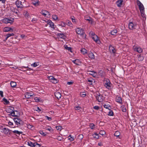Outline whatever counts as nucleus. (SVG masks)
<instances>
[{"instance_id": "a19ab883", "label": "nucleus", "mask_w": 147, "mask_h": 147, "mask_svg": "<svg viewBox=\"0 0 147 147\" xmlns=\"http://www.w3.org/2000/svg\"><path fill=\"white\" fill-rule=\"evenodd\" d=\"M45 129L49 131H51L52 130L51 127L49 126H48L45 127Z\"/></svg>"}, {"instance_id": "a878e982", "label": "nucleus", "mask_w": 147, "mask_h": 147, "mask_svg": "<svg viewBox=\"0 0 147 147\" xmlns=\"http://www.w3.org/2000/svg\"><path fill=\"white\" fill-rule=\"evenodd\" d=\"M88 57L91 59H94L95 57L94 54L92 53H90L88 54Z\"/></svg>"}, {"instance_id": "5fc2aeb1", "label": "nucleus", "mask_w": 147, "mask_h": 147, "mask_svg": "<svg viewBox=\"0 0 147 147\" xmlns=\"http://www.w3.org/2000/svg\"><path fill=\"white\" fill-rule=\"evenodd\" d=\"M12 132L14 133H15L16 134H20L22 133V132H21L20 131H19L18 130H15L14 131H12Z\"/></svg>"}, {"instance_id": "052dcab7", "label": "nucleus", "mask_w": 147, "mask_h": 147, "mask_svg": "<svg viewBox=\"0 0 147 147\" xmlns=\"http://www.w3.org/2000/svg\"><path fill=\"white\" fill-rule=\"evenodd\" d=\"M37 19L34 18L32 19L31 21L33 22L36 23L37 22Z\"/></svg>"}, {"instance_id": "72a5a7b5", "label": "nucleus", "mask_w": 147, "mask_h": 147, "mask_svg": "<svg viewBox=\"0 0 147 147\" xmlns=\"http://www.w3.org/2000/svg\"><path fill=\"white\" fill-rule=\"evenodd\" d=\"M11 86L13 87H14L16 85V83L14 82H11L10 83Z\"/></svg>"}, {"instance_id": "f257e3e1", "label": "nucleus", "mask_w": 147, "mask_h": 147, "mask_svg": "<svg viewBox=\"0 0 147 147\" xmlns=\"http://www.w3.org/2000/svg\"><path fill=\"white\" fill-rule=\"evenodd\" d=\"M76 31L77 34L82 36L83 37H85L86 35L85 33L84 30L83 29L80 28H77L76 29Z\"/></svg>"}, {"instance_id": "bf43d9fd", "label": "nucleus", "mask_w": 147, "mask_h": 147, "mask_svg": "<svg viewBox=\"0 0 147 147\" xmlns=\"http://www.w3.org/2000/svg\"><path fill=\"white\" fill-rule=\"evenodd\" d=\"M61 25L63 27H65L66 25V24L65 22H61Z\"/></svg>"}, {"instance_id": "a211bd4d", "label": "nucleus", "mask_w": 147, "mask_h": 147, "mask_svg": "<svg viewBox=\"0 0 147 147\" xmlns=\"http://www.w3.org/2000/svg\"><path fill=\"white\" fill-rule=\"evenodd\" d=\"M2 130L3 133L5 134H9V130L8 129L4 128L2 129Z\"/></svg>"}, {"instance_id": "c03bdc74", "label": "nucleus", "mask_w": 147, "mask_h": 147, "mask_svg": "<svg viewBox=\"0 0 147 147\" xmlns=\"http://www.w3.org/2000/svg\"><path fill=\"white\" fill-rule=\"evenodd\" d=\"M40 147V145L39 144L37 143L36 142L34 143V146H33V147Z\"/></svg>"}, {"instance_id": "3c124183", "label": "nucleus", "mask_w": 147, "mask_h": 147, "mask_svg": "<svg viewBox=\"0 0 147 147\" xmlns=\"http://www.w3.org/2000/svg\"><path fill=\"white\" fill-rule=\"evenodd\" d=\"M108 115L110 116H113V113L112 111H110L109 112Z\"/></svg>"}, {"instance_id": "423d86ee", "label": "nucleus", "mask_w": 147, "mask_h": 147, "mask_svg": "<svg viewBox=\"0 0 147 147\" xmlns=\"http://www.w3.org/2000/svg\"><path fill=\"white\" fill-rule=\"evenodd\" d=\"M34 95L33 92H26L25 94V97L27 98H30Z\"/></svg>"}, {"instance_id": "0e129e2a", "label": "nucleus", "mask_w": 147, "mask_h": 147, "mask_svg": "<svg viewBox=\"0 0 147 147\" xmlns=\"http://www.w3.org/2000/svg\"><path fill=\"white\" fill-rule=\"evenodd\" d=\"M90 34L91 36V37L94 36V35H96L92 31L90 32Z\"/></svg>"}, {"instance_id": "4d7b16f0", "label": "nucleus", "mask_w": 147, "mask_h": 147, "mask_svg": "<svg viewBox=\"0 0 147 147\" xmlns=\"http://www.w3.org/2000/svg\"><path fill=\"white\" fill-rule=\"evenodd\" d=\"M105 133V132L103 130H101L99 132L100 134L102 135H104Z\"/></svg>"}, {"instance_id": "4468645a", "label": "nucleus", "mask_w": 147, "mask_h": 147, "mask_svg": "<svg viewBox=\"0 0 147 147\" xmlns=\"http://www.w3.org/2000/svg\"><path fill=\"white\" fill-rule=\"evenodd\" d=\"M47 24L50 25V27L53 29H54V24L51 20H48L47 22Z\"/></svg>"}, {"instance_id": "37998d69", "label": "nucleus", "mask_w": 147, "mask_h": 147, "mask_svg": "<svg viewBox=\"0 0 147 147\" xmlns=\"http://www.w3.org/2000/svg\"><path fill=\"white\" fill-rule=\"evenodd\" d=\"M120 135V133L118 131H117L114 134V135L117 137H118Z\"/></svg>"}, {"instance_id": "393cba45", "label": "nucleus", "mask_w": 147, "mask_h": 147, "mask_svg": "<svg viewBox=\"0 0 147 147\" xmlns=\"http://www.w3.org/2000/svg\"><path fill=\"white\" fill-rule=\"evenodd\" d=\"M4 31L5 32H8L11 30H13V29L9 27H5L4 28Z\"/></svg>"}, {"instance_id": "9b49d317", "label": "nucleus", "mask_w": 147, "mask_h": 147, "mask_svg": "<svg viewBox=\"0 0 147 147\" xmlns=\"http://www.w3.org/2000/svg\"><path fill=\"white\" fill-rule=\"evenodd\" d=\"M128 26L129 29L130 30H133L135 29L136 25L134 24L133 22H130L128 24Z\"/></svg>"}, {"instance_id": "7ed1b4c3", "label": "nucleus", "mask_w": 147, "mask_h": 147, "mask_svg": "<svg viewBox=\"0 0 147 147\" xmlns=\"http://www.w3.org/2000/svg\"><path fill=\"white\" fill-rule=\"evenodd\" d=\"M95 96L96 99L99 102H101L103 100V97L99 93H96Z\"/></svg>"}, {"instance_id": "473e14b6", "label": "nucleus", "mask_w": 147, "mask_h": 147, "mask_svg": "<svg viewBox=\"0 0 147 147\" xmlns=\"http://www.w3.org/2000/svg\"><path fill=\"white\" fill-rule=\"evenodd\" d=\"M24 15L27 18H29L30 16L29 13L27 11H25L24 13Z\"/></svg>"}, {"instance_id": "8fccbe9b", "label": "nucleus", "mask_w": 147, "mask_h": 147, "mask_svg": "<svg viewBox=\"0 0 147 147\" xmlns=\"http://www.w3.org/2000/svg\"><path fill=\"white\" fill-rule=\"evenodd\" d=\"M80 96L82 97H84L85 96L86 94L84 92H81L80 93Z\"/></svg>"}, {"instance_id": "774afa93", "label": "nucleus", "mask_w": 147, "mask_h": 147, "mask_svg": "<svg viewBox=\"0 0 147 147\" xmlns=\"http://www.w3.org/2000/svg\"><path fill=\"white\" fill-rule=\"evenodd\" d=\"M45 117L49 121H51L52 119L51 117H49L47 116H45Z\"/></svg>"}, {"instance_id": "f8f14e48", "label": "nucleus", "mask_w": 147, "mask_h": 147, "mask_svg": "<svg viewBox=\"0 0 147 147\" xmlns=\"http://www.w3.org/2000/svg\"><path fill=\"white\" fill-rule=\"evenodd\" d=\"M20 114L19 112L16 111H13V112L11 114H9V115H11L13 117H18Z\"/></svg>"}, {"instance_id": "79ce46f5", "label": "nucleus", "mask_w": 147, "mask_h": 147, "mask_svg": "<svg viewBox=\"0 0 147 147\" xmlns=\"http://www.w3.org/2000/svg\"><path fill=\"white\" fill-rule=\"evenodd\" d=\"M2 22L6 24H8L7 23V18L3 19L2 20Z\"/></svg>"}, {"instance_id": "6e6d98bb", "label": "nucleus", "mask_w": 147, "mask_h": 147, "mask_svg": "<svg viewBox=\"0 0 147 147\" xmlns=\"http://www.w3.org/2000/svg\"><path fill=\"white\" fill-rule=\"evenodd\" d=\"M74 109L76 110H80L81 108L79 106H77L74 107Z\"/></svg>"}, {"instance_id": "69168bd1", "label": "nucleus", "mask_w": 147, "mask_h": 147, "mask_svg": "<svg viewBox=\"0 0 147 147\" xmlns=\"http://www.w3.org/2000/svg\"><path fill=\"white\" fill-rule=\"evenodd\" d=\"M93 108L95 109L98 110L99 109V107L98 106H95L93 107Z\"/></svg>"}, {"instance_id": "ea45409f", "label": "nucleus", "mask_w": 147, "mask_h": 147, "mask_svg": "<svg viewBox=\"0 0 147 147\" xmlns=\"http://www.w3.org/2000/svg\"><path fill=\"white\" fill-rule=\"evenodd\" d=\"M103 107L106 109H108L109 110V108H110V106L108 104H105L104 105Z\"/></svg>"}, {"instance_id": "aec40b11", "label": "nucleus", "mask_w": 147, "mask_h": 147, "mask_svg": "<svg viewBox=\"0 0 147 147\" xmlns=\"http://www.w3.org/2000/svg\"><path fill=\"white\" fill-rule=\"evenodd\" d=\"M116 101L117 102L119 103L122 104V103L121 98L119 96H116Z\"/></svg>"}, {"instance_id": "864d4df0", "label": "nucleus", "mask_w": 147, "mask_h": 147, "mask_svg": "<svg viewBox=\"0 0 147 147\" xmlns=\"http://www.w3.org/2000/svg\"><path fill=\"white\" fill-rule=\"evenodd\" d=\"M71 19L72 20V22L74 23H76V19L74 17H71Z\"/></svg>"}, {"instance_id": "1a4fd4ad", "label": "nucleus", "mask_w": 147, "mask_h": 147, "mask_svg": "<svg viewBox=\"0 0 147 147\" xmlns=\"http://www.w3.org/2000/svg\"><path fill=\"white\" fill-rule=\"evenodd\" d=\"M92 38L97 44H99L100 43V41L96 35H94V36L92 37Z\"/></svg>"}, {"instance_id": "338daca9", "label": "nucleus", "mask_w": 147, "mask_h": 147, "mask_svg": "<svg viewBox=\"0 0 147 147\" xmlns=\"http://www.w3.org/2000/svg\"><path fill=\"white\" fill-rule=\"evenodd\" d=\"M111 70L113 73H114L115 71V69L114 68H111Z\"/></svg>"}, {"instance_id": "20e7f679", "label": "nucleus", "mask_w": 147, "mask_h": 147, "mask_svg": "<svg viewBox=\"0 0 147 147\" xmlns=\"http://www.w3.org/2000/svg\"><path fill=\"white\" fill-rule=\"evenodd\" d=\"M137 5L139 7V8L140 11L144 10V8L143 5L138 0H137L136 1Z\"/></svg>"}, {"instance_id": "58836bf2", "label": "nucleus", "mask_w": 147, "mask_h": 147, "mask_svg": "<svg viewBox=\"0 0 147 147\" xmlns=\"http://www.w3.org/2000/svg\"><path fill=\"white\" fill-rule=\"evenodd\" d=\"M83 135L82 134H80L78 136V138L79 140H81L83 138Z\"/></svg>"}, {"instance_id": "603ef678", "label": "nucleus", "mask_w": 147, "mask_h": 147, "mask_svg": "<svg viewBox=\"0 0 147 147\" xmlns=\"http://www.w3.org/2000/svg\"><path fill=\"white\" fill-rule=\"evenodd\" d=\"M90 128L92 129H93L94 128V125L93 123H90Z\"/></svg>"}, {"instance_id": "49530a36", "label": "nucleus", "mask_w": 147, "mask_h": 147, "mask_svg": "<svg viewBox=\"0 0 147 147\" xmlns=\"http://www.w3.org/2000/svg\"><path fill=\"white\" fill-rule=\"evenodd\" d=\"M55 127L57 130L59 131H61L62 128V127L60 126H56Z\"/></svg>"}, {"instance_id": "cd10ccee", "label": "nucleus", "mask_w": 147, "mask_h": 147, "mask_svg": "<svg viewBox=\"0 0 147 147\" xmlns=\"http://www.w3.org/2000/svg\"><path fill=\"white\" fill-rule=\"evenodd\" d=\"M117 30L116 29H115L112 31H111L110 33L111 35H115L117 33Z\"/></svg>"}, {"instance_id": "f03ea898", "label": "nucleus", "mask_w": 147, "mask_h": 147, "mask_svg": "<svg viewBox=\"0 0 147 147\" xmlns=\"http://www.w3.org/2000/svg\"><path fill=\"white\" fill-rule=\"evenodd\" d=\"M13 119L16 124L17 125H19L23 123V121L19 118H14Z\"/></svg>"}, {"instance_id": "39448f33", "label": "nucleus", "mask_w": 147, "mask_h": 147, "mask_svg": "<svg viewBox=\"0 0 147 147\" xmlns=\"http://www.w3.org/2000/svg\"><path fill=\"white\" fill-rule=\"evenodd\" d=\"M111 83L108 79H106V81L105 82L104 85L105 87L109 89L111 87Z\"/></svg>"}, {"instance_id": "09e8293b", "label": "nucleus", "mask_w": 147, "mask_h": 147, "mask_svg": "<svg viewBox=\"0 0 147 147\" xmlns=\"http://www.w3.org/2000/svg\"><path fill=\"white\" fill-rule=\"evenodd\" d=\"M65 49L67 50L68 51H70L71 52H72L71 48L69 47H65Z\"/></svg>"}, {"instance_id": "0eeeda50", "label": "nucleus", "mask_w": 147, "mask_h": 147, "mask_svg": "<svg viewBox=\"0 0 147 147\" xmlns=\"http://www.w3.org/2000/svg\"><path fill=\"white\" fill-rule=\"evenodd\" d=\"M14 110V108L13 107L9 106L6 108V110L7 113L11 114Z\"/></svg>"}, {"instance_id": "6ab92c4d", "label": "nucleus", "mask_w": 147, "mask_h": 147, "mask_svg": "<svg viewBox=\"0 0 147 147\" xmlns=\"http://www.w3.org/2000/svg\"><path fill=\"white\" fill-rule=\"evenodd\" d=\"M109 49L110 52L111 53H115L116 51L114 47H109Z\"/></svg>"}, {"instance_id": "4be33fe9", "label": "nucleus", "mask_w": 147, "mask_h": 147, "mask_svg": "<svg viewBox=\"0 0 147 147\" xmlns=\"http://www.w3.org/2000/svg\"><path fill=\"white\" fill-rule=\"evenodd\" d=\"M55 95L58 99L60 98L61 97V93L59 92H55Z\"/></svg>"}, {"instance_id": "bb28decb", "label": "nucleus", "mask_w": 147, "mask_h": 147, "mask_svg": "<svg viewBox=\"0 0 147 147\" xmlns=\"http://www.w3.org/2000/svg\"><path fill=\"white\" fill-rule=\"evenodd\" d=\"M81 51L83 55H85L87 53V50L85 48H82L81 50Z\"/></svg>"}, {"instance_id": "5701e85b", "label": "nucleus", "mask_w": 147, "mask_h": 147, "mask_svg": "<svg viewBox=\"0 0 147 147\" xmlns=\"http://www.w3.org/2000/svg\"><path fill=\"white\" fill-rule=\"evenodd\" d=\"M57 36L61 38L64 39L65 38V34L63 33H58L57 34Z\"/></svg>"}, {"instance_id": "6e6552de", "label": "nucleus", "mask_w": 147, "mask_h": 147, "mask_svg": "<svg viewBox=\"0 0 147 147\" xmlns=\"http://www.w3.org/2000/svg\"><path fill=\"white\" fill-rule=\"evenodd\" d=\"M15 4L18 8H22L24 7L23 5L22 4V2L20 1H16Z\"/></svg>"}, {"instance_id": "c85d7f7f", "label": "nucleus", "mask_w": 147, "mask_h": 147, "mask_svg": "<svg viewBox=\"0 0 147 147\" xmlns=\"http://www.w3.org/2000/svg\"><path fill=\"white\" fill-rule=\"evenodd\" d=\"M141 16L143 18H146V16L145 14L144 13V10H142L141 11H140Z\"/></svg>"}, {"instance_id": "e2e57ef3", "label": "nucleus", "mask_w": 147, "mask_h": 147, "mask_svg": "<svg viewBox=\"0 0 147 147\" xmlns=\"http://www.w3.org/2000/svg\"><path fill=\"white\" fill-rule=\"evenodd\" d=\"M3 100L6 104H8L9 102L5 98H3Z\"/></svg>"}, {"instance_id": "de8ad7c7", "label": "nucleus", "mask_w": 147, "mask_h": 147, "mask_svg": "<svg viewBox=\"0 0 147 147\" xmlns=\"http://www.w3.org/2000/svg\"><path fill=\"white\" fill-rule=\"evenodd\" d=\"M68 137V140L71 141H73L74 140V138L71 136V135H69Z\"/></svg>"}, {"instance_id": "680f3d73", "label": "nucleus", "mask_w": 147, "mask_h": 147, "mask_svg": "<svg viewBox=\"0 0 147 147\" xmlns=\"http://www.w3.org/2000/svg\"><path fill=\"white\" fill-rule=\"evenodd\" d=\"M52 18L53 19L55 20H57L58 19L57 16L56 15H53L52 16Z\"/></svg>"}, {"instance_id": "f704fd0d", "label": "nucleus", "mask_w": 147, "mask_h": 147, "mask_svg": "<svg viewBox=\"0 0 147 147\" xmlns=\"http://www.w3.org/2000/svg\"><path fill=\"white\" fill-rule=\"evenodd\" d=\"M28 144V146H30L31 147H33L34 144V143H32L30 141H28L27 142Z\"/></svg>"}, {"instance_id": "a18cd8bd", "label": "nucleus", "mask_w": 147, "mask_h": 147, "mask_svg": "<svg viewBox=\"0 0 147 147\" xmlns=\"http://www.w3.org/2000/svg\"><path fill=\"white\" fill-rule=\"evenodd\" d=\"M88 81L89 82L88 84L90 85H92V84L93 82V80L92 79L90 78L88 79Z\"/></svg>"}, {"instance_id": "2eb2a0df", "label": "nucleus", "mask_w": 147, "mask_h": 147, "mask_svg": "<svg viewBox=\"0 0 147 147\" xmlns=\"http://www.w3.org/2000/svg\"><path fill=\"white\" fill-rule=\"evenodd\" d=\"M40 13L42 14L44 16H46L47 14L49 15V13L47 10H42L40 12Z\"/></svg>"}, {"instance_id": "13d9d810", "label": "nucleus", "mask_w": 147, "mask_h": 147, "mask_svg": "<svg viewBox=\"0 0 147 147\" xmlns=\"http://www.w3.org/2000/svg\"><path fill=\"white\" fill-rule=\"evenodd\" d=\"M56 139L58 140L61 141L63 140V138L60 136H58Z\"/></svg>"}, {"instance_id": "c9c22d12", "label": "nucleus", "mask_w": 147, "mask_h": 147, "mask_svg": "<svg viewBox=\"0 0 147 147\" xmlns=\"http://www.w3.org/2000/svg\"><path fill=\"white\" fill-rule=\"evenodd\" d=\"M121 108L123 112H125L126 111V107L124 105H122L121 107Z\"/></svg>"}, {"instance_id": "ddd939ff", "label": "nucleus", "mask_w": 147, "mask_h": 147, "mask_svg": "<svg viewBox=\"0 0 147 147\" xmlns=\"http://www.w3.org/2000/svg\"><path fill=\"white\" fill-rule=\"evenodd\" d=\"M32 4L35 6H38L40 3L38 0H32Z\"/></svg>"}, {"instance_id": "9d476101", "label": "nucleus", "mask_w": 147, "mask_h": 147, "mask_svg": "<svg viewBox=\"0 0 147 147\" xmlns=\"http://www.w3.org/2000/svg\"><path fill=\"white\" fill-rule=\"evenodd\" d=\"M48 79L51 82L54 84H56L57 82V80L52 76L49 77Z\"/></svg>"}, {"instance_id": "7c9ffc66", "label": "nucleus", "mask_w": 147, "mask_h": 147, "mask_svg": "<svg viewBox=\"0 0 147 147\" xmlns=\"http://www.w3.org/2000/svg\"><path fill=\"white\" fill-rule=\"evenodd\" d=\"M14 34L13 33L7 34L6 35V40L9 37H10L11 36H14Z\"/></svg>"}, {"instance_id": "2f4dec72", "label": "nucleus", "mask_w": 147, "mask_h": 147, "mask_svg": "<svg viewBox=\"0 0 147 147\" xmlns=\"http://www.w3.org/2000/svg\"><path fill=\"white\" fill-rule=\"evenodd\" d=\"M143 57L141 55H140L138 57V59L139 61H142L144 59Z\"/></svg>"}, {"instance_id": "c756f323", "label": "nucleus", "mask_w": 147, "mask_h": 147, "mask_svg": "<svg viewBox=\"0 0 147 147\" xmlns=\"http://www.w3.org/2000/svg\"><path fill=\"white\" fill-rule=\"evenodd\" d=\"M39 63L38 62H34V63L31 65V66L34 67H36L39 65Z\"/></svg>"}, {"instance_id": "f3484780", "label": "nucleus", "mask_w": 147, "mask_h": 147, "mask_svg": "<svg viewBox=\"0 0 147 147\" xmlns=\"http://www.w3.org/2000/svg\"><path fill=\"white\" fill-rule=\"evenodd\" d=\"M134 51H137L139 53H141L142 51V49L140 47H136L134 48Z\"/></svg>"}, {"instance_id": "dca6fc26", "label": "nucleus", "mask_w": 147, "mask_h": 147, "mask_svg": "<svg viewBox=\"0 0 147 147\" xmlns=\"http://www.w3.org/2000/svg\"><path fill=\"white\" fill-rule=\"evenodd\" d=\"M123 2V0H118L116 1V3L118 7H120Z\"/></svg>"}, {"instance_id": "412c9836", "label": "nucleus", "mask_w": 147, "mask_h": 147, "mask_svg": "<svg viewBox=\"0 0 147 147\" xmlns=\"http://www.w3.org/2000/svg\"><path fill=\"white\" fill-rule=\"evenodd\" d=\"M88 72H89V74L92 75L94 77H95L97 75L96 72H94V71H90Z\"/></svg>"}, {"instance_id": "b1692460", "label": "nucleus", "mask_w": 147, "mask_h": 147, "mask_svg": "<svg viewBox=\"0 0 147 147\" xmlns=\"http://www.w3.org/2000/svg\"><path fill=\"white\" fill-rule=\"evenodd\" d=\"M7 21L8 24L10 23L11 24L13 22V19L11 18H7Z\"/></svg>"}, {"instance_id": "4c0bfd02", "label": "nucleus", "mask_w": 147, "mask_h": 147, "mask_svg": "<svg viewBox=\"0 0 147 147\" xmlns=\"http://www.w3.org/2000/svg\"><path fill=\"white\" fill-rule=\"evenodd\" d=\"M93 137L96 139H98L99 138V135L97 133H95L93 135Z\"/></svg>"}, {"instance_id": "e433bc0d", "label": "nucleus", "mask_w": 147, "mask_h": 147, "mask_svg": "<svg viewBox=\"0 0 147 147\" xmlns=\"http://www.w3.org/2000/svg\"><path fill=\"white\" fill-rule=\"evenodd\" d=\"M66 25L67 24V25L71 26L72 25V24L71 22L69 20H67L66 21Z\"/></svg>"}]
</instances>
